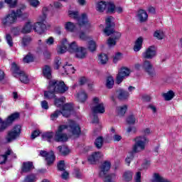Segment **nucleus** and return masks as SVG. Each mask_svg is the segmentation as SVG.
<instances>
[{
  "mask_svg": "<svg viewBox=\"0 0 182 182\" xmlns=\"http://www.w3.org/2000/svg\"><path fill=\"white\" fill-rule=\"evenodd\" d=\"M75 58L78 59H85L86 58V55H87V51L86 48L83 47H80L75 53Z\"/></svg>",
  "mask_w": 182,
  "mask_h": 182,
  "instance_id": "obj_21",
  "label": "nucleus"
},
{
  "mask_svg": "<svg viewBox=\"0 0 182 182\" xmlns=\"http://www.w3.org/2000/svg\"><path fill=\"white\" fill-rule=\"evenodd\" d=\"M111 167L112 163L110 161H105L100 167V176L105 178V182H114V180H116V173L106 175Z\"/></svg>",
  "mask_w": 182,
  "mask_h": 182,
  "instance_id": "obj_6",
  "label": "nucleus"
},
{
  "mask_svg": "<svg viewBox=\"0 0 182 182\" xmlns=\"http://www.w3.org/2000/svg\"><path fill=\"white\" fill-rule=\"evenodd\" d=\"M98 60L101 63V65H106L109 58H107V55L106 54H100L98 57Z\"/></svg>",
  "mask_w": 182,
  "mask_h": 182,
  "instance_id": "obj_39",
  "label": "nucleus"
},
{
  "mask_svg": "<svg viewBox=\"0 0 182 182\" xmlns=\"http://www.w3.org/2000/svg\"><path fill=\"white\" fill-rule=\"evenodd\" d=\"M68 16L72 18L75 19L77 22V25L80 26V28H85V29H90L92 28V23L87 18V14H82L81 16H79V11H69Z\"/></svg>",
  "mask_w": 182,
  "mask_h": 182,
  "instance_id": "obj_5",
  "label": "nucleus"
},
{
  "mask_svg": "<svg viewBox=\"0 0 182 182\" xmlns=\"http://www.w3.org/2000/svg\"><path fill=\"white\" fill-rule=\"evenodd\" d=\"M123 59V54L121 53H117L113 57V63H117V62Z\"/></svg>",
  "mask_w": 182,
  "mask_h": 182,
  "instance_id": "obj_49",
  "label": "nucleus"
},
{
  "mask_svg": "<svg viewBox=\"0 0 182 182\" xmlns=\"http://www.w3.org/2000/svg\"><path fill=\"white\" fill-rule=\"evenodd\" d=\"M107 14H114L116 13V6L113 1H107L106 9Z\"/></svg>",
  "mask_w": 182,
  "mask_h": 182,
  "instance_id": "obj_25",
  "label": "nucleus"
},
{
  "mask_svg": "<svg viewBox=\"0 0 182 182\" xmlns=\"http://www.w3.org/2000/svg\"><path fill=\"white\" fill-rule=\"evenodd\" d=\"M63 68L67 75H72L75 73V68L70 63H65L63 66Z\"/></svg>",
  "mask_w": 182,
  "mask_h": 182,
  "instance_id": "obj_28",
  "label": "nucleus"
},
{
  "mask_svg": "<svg viewBox=\"0 0 182 182\" xmlns=\"http://www.w3.org/2000/svg\"><path fill=\"white\" fill-rule=\"evenodd\" d=\"M151 182H171L168 179H166L159 173H155L152 176V178L151 180Z\"/></svg>",
  "mask_w": 182,
  "mask_h": 182,
  "instance_id": "obj_23",
  "label": "nucleus"
},
{
  "mask_svg": "<svg viewBox=\"0 0 182 182\" xmlns=\"http://www.w3.org/2000/svg\"><path fill=\"white\" fill-rule=\"evenodd\" d=\"M129 96H130V94L127 91L124 90H119L118 91V99L119 100H127V99H129Z\"/></svg>",
  "mask_w": 182,
  "mask_h": 182,
  "instance_id": "obj_32",
  "label": "nucleus"
},
{
  "mask_svg": "<svg viewBox=\"0 0 182 182\" xmlns=\"http://www.w3.org/2000/svg\"><path fill=\"white\" fill-rule=\"evenodd\" d=\"M64 28L65 29V31H67V32H75V31H76V25L75 24V23L73 22H66L64 24Z\"/></svg>",
  "mask_w": 182,
  "mask_h": 182,
  "instance_id": "obj_30",
  "label": "nucleus"
},
{
  "mask_svg": "<svg viewBox=\"0 0 182 182\" xmlns=\"http://www.w3.org/2000/svg\"><path fill=\"white\" fill-rule=\"evenodd\" d=\"M74 176L76 177V178H82L83 177V175H82V172H80V169H75Z\"/></svg>",
  "mask_w": 182,
  "mask_h": 182,
  "instance_id": "obj_57",
  "label": "nucleus"
},
{
  "mask_svg": "<svg viewBox=\"0 0 182 182\" xmlns=\"http://www.w3.org/2000/svg\"><path fill=\"white\" fill-rule=\"evenodd\" d=\"M96 42L93 41H90L88 42V49L90 50V52H95V50H96Z\"/></svg>",
  "mask_w": 182,
  "mask_h": 182,
  "instance_id": "obj_50",
  "label": "nucleus"
},
{
  "mask_svg": "<svg viewBox=\"0 0 182 182\" xmlns=\"http://www.w3.org/2000/svg\"><path fill=\"white\" fill-rule=\"evenodd\" d=\"M130 69L125 67L122 68L117 75L116 82L117 85H120L124 80V78L130 75Z\"/></svg>",
  "mask_w": 182,
  "mask_h": 182,
  "instance_id": "obj_16",
  "label": "nucleus"
},
{
  "mask_svg": "<svg viewBox=\"0 0 182 182\" xmlns=\"http://www.w3.org/2000/svg\"><path fill=\"white\" fill-rule=\"evenodd\" d=\"M95 144L97 149H102V146H103V138L102 136L97 138Z\"/></svg>",
  "mask_w": 182,
  "mask_h": 182,
  "instance_id": "obj_46",
  "label": "nucleus"
},
{
  "mask_svg": "<svg viewBox=\"0 0 182 182\" xmlns=\"http://www.w3.org/2000/svg\"><path fill=\"white\" fill-rule=\"evenodd\" d=\"M65 100H66L65 97L60 98H55L54 105L56 106V107H60L63 103H65Z\"/></svg>",
  "mask_w": 182,
  "mask_h": 182,
  "instance_id": "obj_40",
  "label": "nucleus"
},
{
  "mask_svg": "<svg viewBox=\"0 0 182 182\" xmlns=\"http://www.w3.org/2000/svg\"><path fill=\"white\" fill-rule=\"evenodd\" d=\"M102 157H103V154L100 151H97L90 155L87 160L91 164H95L97 161H99V160L102 159Z\"/></svg>",
  "mask_w": 182,
  "mask_h": 182,
  "instance_id": "obj_19",
  "label": "nucleus"
},
{
  "mask_svg": "<svg viewBox=\"0 0 182 182\" xmlns=\"http://www.w3.org/2000/svg\"><path fill=\"white\" fill-rule=\"evenodd\" d=\"M136 127H129L127 129V133H136Z\"/></svg>",
  "mask_w": 182,
  "mask_h": 182,
  "instance_id": "obj_62",
  "label": "nucleus"
},
{
  "mask_svg": "<svg viewBox=\"0 0 182 182\" xmlns=\"http://www.w3.org/2000/svg\"><path fill=\"white\" fill-rule=\"evenodd\" d=\"M127 122L128 124H134L136 123V117L134 115L131 114L127 118Z\"/></svg>",
  "mask_w": 182,
  "mask_h": 182,
  "instance_id": "obj_51",
  "label": "nucleus"
},
{
  "mask_svg": "<svg viewBox=\"0 0 182 182\" xmlns=\"http://www.w3.org/2000/svg\"><path fill=\"white\" fill-rule=\"evenodd\" d=\"M11 70L16 77H19L21 83H29V77H28V75L23 71H21L19 66L16 63H13L11 64Z\"/></svg>",
  "mask_w": 182,
  "mask_h": 182,
  "instance_id": "obj_11",
  "label": "nucleus"
},
{
  "mask_svg": "<svg viewBox=\"0 0 182 182\" xmlns=\"http://www.w3.org/2000/svg\"><path fill=\"white\" fill-rule=\"evenodd\" d=\"M6 43L10 46V48H12L14 46V40L12 39V36L9 33L6 34Z\"/></svg>",
  "mask_w": 182,
  "mask_h": 182,
  "instance_id": "obj_48",
  "label": "nucleus"
},
{
  "mask_svg": "<svg viewBox=\"0 0 182 182\" xmlns=\"http://www.w3.org/2000/svg\"><path fill=\"white\" fill-rule=\"evenodd\" d=\"M46 43L48 46H52V45H53V43H55V38L53 37H49L48 38H47L46 40Z\"/></svg>",
  "mask_w": 182,
  "mask_h": 182,
  "instance_id": "obj_56",
  "label": "nucleus"
},
{
  "mask_svg": "<svg viewBox=\"0 0 182 182\" xmlns=\"http://www.w3.org/2000/svg\"><path fill=\"white\" fill-rule=\"evenodd\" d=\"M163 97L164 98L165 100L168 102L169 100H171L173 97H174V92L170 90L166 93H164Z\"/></svg>",
  "mask_w": 182,
  "mask_h": 182,
  "instance_id": "obj_42",
  "label": "nucleus"
},
{
  "mask_svg": "<svg viewBox=\"0 0 182 182\" xmlns=\"http://www.w3.org/2000/svg\"><path fill=\"white\" fill-rule=\"evenodd\" d=\"M73 112V106L72 104H65L63 105L62 111L57 110L50 115L51 120H55L59 117L60 114H63L64 117H69Z\"/></svg>",
  "mask_w": 182,
  "mask_h": 182,
  "instance_id": "obj_9",
  "label": "nucleus"
},
{
  "mask_svg": "<svg viewBox=\"0 0 182 182\" xmlns=\"http://www.w3.org/2000/svg\"><path fill=\"white\" fill-rule=\"evenodd\" d=\"M68 45H69V43H68V40L63 39L61 45L57 47L58 53L59 55H62L66 53V50H68Z\"/></svg>",
  "mask_w": 182,
  "mask_h": 182,
  "instance_id": "obj_20",
  "label": "nucleus"
},
{
  "mask_svg": "<svg viewBox=\"0 0 182 182\" xmlns=\"http://www.w3.org/2000/svg\"><path fill=\"white\" fill-rule=\"evenodd\" d=\"M62 60L60 58H57L55 59V68L59 69V66H60V64L62 63Z\"/></svg>",
  "mask_w": 182,
  "mask_h": 182,
  "instance_id": "obj_58",
  "label": "nucleus"
},
{
  "mask_svg": "<svg viewBox=\"0 0 182 182\" xmlns=\"http://www.w3.org/2000/svg\"><path fill=\"white\" fill-rule=\"evenodd\" d=\"M40 156L46 158V161L48 166H52V164L55 163V160L56 159L53 151H50V152H47L46 151H41Z\"/></svg>",
  "mask_w": 182,
  "mask_h": 182,
  "instance_id": "obj_17",
  "label": "nucleus"
},
{
  "mask_svg": "<svg viewBox=\"0 0 182 182\" xmlns=\"http://www.w3.org/2000/svg\"><path fill=\"white\" fill-rule=\"evenodd\" d=\"M63 180H68L69 178V172L64 171L61 175Z\"/></svg>",
  "mask_w": 182,
  "mask_h": 182,
  "instance_id": "obj_64",
  "label": "nucleus"
},
{
  "mask_svg": "<svg viewBox=\"0 0 182 182\" xmlns=\"http://www.w3.org/2000/svg\"><path fill=\"white\" fill-rule=\"evenodd\" d=\"M60 153L63 155V156H66L67 154H69L70 153V150L69 148H68L65 146H60L58 147Z\"/></svg>",
  "mask_w": 182,
  "mask_h": 182,
  "instance_id": "obj_41",
  "label": "nucleus"
},
{
  "mask_svg": "<svg viewBox=\"0 0 182 182\" xmlns=\"http://www.w3.org/2000/svg\"><path fill=\"white\" fill-rule=\"evenodd\" d=\"M33 163L31 161L23 162L22 167H21V171L22 173H29L31 170H33Z\"/></svg>",
  "mask_w": 182,
  "mask_h": 182,
  "instance_id": "obj_22",
  "label": "nucleus"
},
{
  "mask_svg": "<svg viewBox=\"0 0 182 182\" xmlns=\"http://www.w3.org/2000/svg\"><path fill=\"white\" fill-rule=\"evenodd\" d=\"M142 69L149 77H156L157 73H156V70L150 61L145 60L142 65Z\"/></svg>",
  "mask_w": 182,
  "mask_h": 182,
  "instance_id": "obj_15",
  "label": "nucleus"
},
{
  "mask_svg": "<svg viewBox=\"0 0 182 182\" xmlns=\"http://www.w3.org/2000/svg\"><path fill=\"white\" fill-rule=\"evenodd\" d=\"M41 134V131L39 130H35L34 132H32L31 134V139L33 140L38 137Z\"/></svg>",
  "mask_w": 182,
  "mask_h": 182,
  "instance_id": "obj_60",
  "label": "nucleus"
},
{
  "mask_svg": "<svg viewBox=\"0 0 182 182\" xmlns=\"http://www.w3.org/2000/svg\"><path fill=\"white\" fill-rule=\"evenodd\" d=\"M28 16H29V14L28 13H23L22 9H17L16 11H11L10 14L2 19V23L5 26H9L16 23L18 18L23 20L26 19Z\"/></svg>",
  "mask_w": 182,
  "mask_h": 182,
  "instance_id": "obj_4",
  "label": "nucleus"
},
{
  "mask_svg": "<svg viewBox=\"0 0 182 182\" xmlns=\"http://www.w3.org/2000/svg\"><path fill=\"white\" fill-rule=\"evenodd\" d=\"M38 22L33 24V29L39 35H42L45 31H46V25L45 24V21H46V16L41 15L38 18Z\"/></svg>",
  "mask_w": 182,
  "mask_h": 182,
  "instance_id": "obj_12",
  "label": "nucleus"
},
{
  "mask_svg": "<svg viewBox=\"0 0 182 182\" xmlns=\"http://www.w3.org/2000/svg\"><path fill=\"white\" fill-rule=\"evenodd\" d=\"M137 18L139 22H146L149 18V15H147V12L143 9H140L137 14Z\"/></svg>",
  "mask_w": 182,
  "mask_h": 182,
  "instance_id": "obj_24",
  "label": "nucleus"
},
{
  "mask_svg": "<svg viewBox=\"0 0 182 182\" xmlns=\"http://www.w3.org/2000/svg\"><path fill=\"white\" fill-rule=\"evenodd\" d=\"M156 55H157L156 47L151 46L142 53V58L144 59H153V58H156Z\"/></svg>",
  "mask_w": 182,
  "mask_h": 182,
  "instance_id": "obj_18",
  "label": "nucleus"
},
{
  "mask_svg": "<svg viewBox=\"0 0 182 182\" xmlns=\"http://www.w3.org/2000/svg\"><path fill=\"white\" fill-rule=\"evenodd\" d=\"M114 85V79H113V77L109 76L107 77L106 81V86L107 89H112L113 86Z\"/></svg>",
  "mask_w": 182,
  "mask_h": 182,
  "instance_id": "obj_38",
  "label": "nucleus"
},
{
  "mask_svg": "<svg viewBox=\"0 0 182 182\" xmlns=\"http://www.w3.org/2000/svg\"><path fill=\"white\" fill-rule=\"evenodd\" d=\"M92 110L94 114L105 113V104L97 97L92 99Z\"/></svg>",
  "mask_w": 182,
  "mask_h": 182,
  "instance_id": "obj_14",
  "label": "nucleus"
},
{
  "mask_svg": "<svg viewBox=\"0 0 182 182\" xmlns=\"http://www.w3.org/2000/svg\"><path fill=\"white\" fill-rule=\"evenodd\" d=\"M87 93L85 90H81L77 94V99L81 103H84L85 100H87Z\"/></svg>",
  "mask_w": 182,
  "mask_h": 182,
  "instance_id": "obj_27",
  "label": "nucleus"
},
{
  "mask_svg": "<svg viewBox=\"0 0 182 182\" xmlns=\"http://www.w3.org/2000/svg\"><path fill=\"white\" fill-rule=\"evenodd\" d=\"M68 51L70 52V53H75L77 50L80 48L77 46V44H76V42H73L70 44H68Z\"/></svg>",
  "mask_w": 182,
  "mask_h": 182,
  "instance_id": "obj_37",
  "label": "nucleus"
},
{
  "mask_svg": "<svg viewBox=\"0 0 182 182\" xmlns=\"http://www.w3.org/2000/svg\"><path fill=\"white\" fill-rule=\"evenodd\" d=\"M28 4H30L31 6H33V8H38L41 2L39 0H28Z\"/></svg>",
  "mask_w": 182,
  "mask_h": 182,
  "instance_id": "obj_53",
  "label": "nucleus"
},
{
  "mask_svg": "<svg viewBox=\"0 0 182 182\" xmlns=\"http://www.w3.org/2000/svg\"><path fill=\"white\" fill-rule=\"evenodd\" d=\"M154 36L156 38V39L161 40L164 38V32L161 30H157L154 33Z\"/></svg>",
  "mask_w": 182,
  "mask_h": 182,
  "instance_id": "obj_44",
  "label": "nucleus"
},
{
  "mask_svg": "<svg viewBox=\"0 0 182 182\" xmlns=\"http://www.w3.org/2000/svg\"><path fill=\"white\" fill-rule=\"evenodd\" d=\"M69 90V87L66 86L63 81H58L56 80H51L48 82V91L44 92L45 99H55V94H63Z\"/></svg>",
  "mask_w": 182,
  "mask_h": 182,
  "instance_id": "obj_2",
  "label": "nucleus"
},
{
  "mask_svg": "<svg viewBox=\"0 0 182 182\" xmlns=\"http://www.w3.org/2000/svg\"><path fill=\"white\" fill-rule=\"evenodd\" d=\"M33 29V22L29 20L21 30L22 33H29Z\"/></svg>",
  "mask_w": 182,
  "mask_h": 182,
  "instance_id": "obj_26",
  "label": "nucleus"
},
{
  "mask_svg": "<svg viewBox=\"0 0 182 182\" xmlns=\"http://www.w3.org/2000/svg\"><path fill=\"white\" fill-rule=\"evenodd\" d=\"M38 180V178L36 177V174H30L26 177L24 179L25 182H35Z\"/></svg>",
  "mask_w": 182,
  "mask_h": 182,
  "instance_id": "obj_43",
  "label": "nucleus"
},
{
  "mask_svg": "<svg viewBox=\"0 0 182 182\" xmlns=\"http://www.w3.org/2000/svg\"><path fill=\"white\" fill-rule=\"evenodd\" d=\"M65 161H60L58 164V168L60 171H64L65 170Z\"/></svg>",
  "mask_w": 182,
  "mask_h": 182,
  "instance_id": "obj_54",
  "label": "nucleus"
},
{
  "mask_svg": "<svg viewBox=\"0 0 182 182\" xmlns=\"http://www.w3.org/2000/svg\"><path fill=\"white\" fill-rule=\"evenodd\" d=\"M11 157V159H16V154L14 153L11 147L6 149V151L4 154L0 155V167L4 170H8L6 167V164L8 163V159Z\"/></svg>",
  "mask_w": 182,
  "mask_h": 182,
  "instance_id": "obj_10",
  "label": "nucleus"
},
{
  "mask_svg": "<svg viewBox=\"0 0 182 182\" xmlns=\"http://www.w3.org/2000/svg\"><path fill=\"white\" fill-rule=\"evenodd\" d=\"M19 119V113L16 112L11 114L6 120L0 117V132H4L9 126H11L15 120Z\"/></svg>",
  "mask_w": 182,
  "mask_h": 182,
  "instance_id": "obj_13",
  "label": "nucleus"
},
{
  "mask_svg": "<svg viewBox=\"0 0 182 182\" xmlns=\"http://www.w3.org/2000/svg\"><path fill=\"white\" fill-rule=\"evenodd\" d=\"M32 42V38L30 36H26L22 39L23 46H28Z\"/></svg>",
  "mask_w": 182,
  "mask_h": 182,
  "instance_id": "obj_45",
  "label": "nucleus"
},
{
  "mask_svg": "<svg viewBox=\"0 0 182 182\" xmlns=\"http://www.w3.org/2000/svg\"><path fill=\"white\" fill-rule=\"evenodd\" d=\"M42 109H44L45 110H48L49 109V104L46 100H43L41 103Z\"/></svg>",
  "mask_w": 182,
  "mask_h": 182,
  "instance_id": "obj_59",
  "label": "nucleus"
},
{
  "mask_svg": "<svg viewBox=\"0 0 182 182\" xmlns=\"http://www.w3.org/2000/svg\"><path fill=\"white\" fill-rule=\"evenodd\" d=\"M69 130L73 136L80 134V127L74 121H69L68 124H61L58 127L54 135V140L57 142L68 141V134L63 133V130Z\"/></svg>",
  "mask_w": 182,
  "mask_h": 182,
  "instance_id": "obj_1",
  "label": "nucleus"
},
{
  "mask_svg": "<svg viewBox=\"0 0 182 182\" xmlns=\"http://www.w3.org/2000/svg\"><path fill=\"white\" fill-rule=\"evenodd\" d=\"M134 179L135 182H141V172H136L135 176L134 177Z\"/></svg>",
  "mask_w": 182,
  "mask_h": 182,
  "instance_id": "obj_55",
  "label": "nucleus"
},
{
  "mask_svg": "<svg viewBox=\"0 0 182 182\" xmlns=\"http://www.w3.org/2000/svg\"><path fill=\"white\" fill-rule=\"evenodd\" d=\"M34 59L33 55L28 53L23 59L24 63H31Z\"/></svg>",
  "mask_w": 182,
  "mask_h": 182,
  "instance_id": "obj_47",
  "label": "nucleus"
},
{
  "mask_svg": "<svg viewBox=\"0 0 182 182\" xmlns=\"http://www.w3.org/2000/svg\"><path fill=\"white\" fill-rule=\"evenodd\" d=\"M134 144L132 146V153H140L146 149L149 143V139L144 136H139L134 138Z\"/></svg>",
  "mask_w": 182,
  "mask_h": 182,
  "instance_id": "obj_7",
  "label": "nucleus"
},
{
  "mask_svg": "<svg viewBox=\"0 0 182 182\" xmlns=\"http://www.w3.org/2000/svg\"><path fill=\"white\" fill-rule=\"evenodd\" d=\"M126 112H127V105H122L117 107V113L118 116H123L126 114Z\"/></svg>",
  "mask_w": 182,
  "mask_h": 182,
  "instance_id": "obj_35",
  "label": "nucleus"
},
{
  "mask_svg": "<svg viewBox=\"0 0 182 182\" xmlns=\"http://www.w3.org/2000/svg\"><path fill=\"white\" fill-rule=\"evenodd\" d=\"M79 38L80 39H82V41H87V36L84 32H80Z\"/></svg>",
  "mask_w": 182,
  "mask_h": 182,
  "instance_id": "obj_63",
  "label": "nucleus"
},
{
  "mask_svg": "<svg viewBox=\"0 0 182 182\" xmlns=\"http://www.w3.org/2000/svg\"><path fill=\"white\" fill-rule=\"evenodd\" d=\"M43 75L46 79H50L52 77V70L50 67L46 65L43 69Z\"/></svg>",
  "mask_w": 182,
  "mask_h": 182,
  "instance_id": "obj_34",
  "label": "nucleus"
},
{
  "mask_svg": "<svg viewBox=\"0 0 182 182\" xmlns=\"http://www.w3.org/2000/svg\"><path fill=\"white\" fill-rule=\"evenodd\" d=\"M5 2L9 5L10 8H15L18 4V0H5Z\"/></svg>",
  "mask_w": 182,
  "mask_h": 182,
  "instance_id": "obj_52",
  "label": "nucleus"
},
{
  "mask_svg": "<svg viewBox=\"0 0 182 182\" xmlns=\"http://www.w3.org/2000/svg\"><path fill=\"white\" fill-rule=\"evenodd\" d=\"M106 3L107 1H98L95 4L96 11H97V12H105V11H106Z\"/></svg>",
  "mask_w": 182,
  "mask_h": 182,
  "instance_id": "obj_29",
  "label": "nucleus"
},
{
  "mask_svg": "<svg viewBox=\"0 0 182 182\" xmlns=\"http://www.w3.org/2000/svg\"><path fill=\"white\" fill-rule=\"evenodd\" d=\"M133 152H130L129 156H127L125 159V161L128 165L130 164L132 160H133Z\"/></svg>",
  "mask_w": 182,
  "mask_h": 182,
  "instance_id": "obj_61",
  "label": "nucleus"
},
{
  "mask_svg": "<svg viewBox=\"0 0 182 182\" xmlns=\"http://www.w3.org/2000/svg\"><path fill=\"white\" fill-rule=\"evenodd\" d=\"M114 18L113 16H109L106 18L105 23L107 25L106 28L104 29V32L109 36L112 35L111 37L107 40V45L109 48H113V46H116V43H117V41L122 38V33L120 32L114 31L113 28H114Z\"/></svg>",
  "mask_w": 182,
  "mask_h": 182,
  "instance_id": "obj_3",
  "label": "nucleus"
},
{
  "mask_svg": "<svg viewBox=\"0 0 182 182\" xmlns=\"http://www.w3.org/2000/svg\"><path fill=\"white\" fill-rule=\"evenodd\" d=\"M21 133H22V127L19 124L15 125L7 132V135L5 137V143L15 141V140L19 139Z\"/></svg>",
  "mask_w": 182,
  "mask_h": 182,
  "instance_id": "obj_8",
  "label": "nucleus"
},
{
  "mask_svg": "<svg viewBox=\"0 0 182 182\" xmlns=\"http://www.w3.org/2000/svg\"><path fill=\"white\" fill-rule=\"evenodd\" d=\"M123 181H132L133 180V171H126L122 175Z\"/></svg>",
  "mask_w": 182,
  "mask_h": 182,
  "instance_id": "obj_33",
  "label": "nucleus"
},
{
  "mask_svg": "<svg viewBox=\"0 0 182 182\" xmlns=\"http://www.w3.org/2000/svg\"><path fill=\"white\" fill-rule=\"evenodd\" d=\"M143 48V38L139 37L135 41V44L134 46V52H139Z\"/></svg>",
  "mask_w": 182,
  "mask_h": 182,
  "instance_id": "obj_31",
  "label": "nucleus"
},
{
  "mask_svg": "<svg viewBox=\"0 0 182 182\" xmlns=\"http://www.w3.org/2000/svg\"><path fill=\"white\" fill-rule=\"evenodd\" d=\"M53 136H55V134L52 132H44L42 134L41 137H42L43 140H46L47 141H50V140H52V139H53Z\"/></svg>",
  "mask_w": 182,
  "mask_h": 182,
  "instance_id": "obj_36",
  "label": "nucleus"
}]
</instances>
